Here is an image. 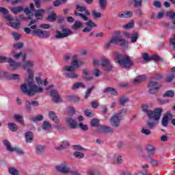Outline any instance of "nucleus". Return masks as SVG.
Instances as JSON below:
<instances>
[{
    "instance_id": "f257e3e1",
    "label": "nucleus",
    "mask_w": 175,
    "mask_h": 175,
    "mask_svg": "<svg viewBox=\"0 0 175 175\" xmlns=\"http://www.w3.org/2000/svg\"><path fill=\"white\" fill-rule=\"evenodd\" d=\"M34 65L35 62L33 61L25 62L23 65V68L27 70L28 79H25L26 83L21 85V90L23 94H26L28 96H32L36 94H42L44 91L42 86H38L33 83V72H32L31 69Z\"/></svg>"
},
{
    "instance_id": "f03ea898",
    "label": "nucleus",
    "mask_w": 175,
    "mask_h": 175,
    "mask_svg": "<svg viewBox=\"0 0 175 175\" xmlns=\"http://www.w3.org/2000/svg\"><path fill=\"white\" fill-rule=\"evenodd\" d=\"M115 57L121 68H131V66L133 65V62H132L131 57L126 55H120L118 53H116Z\"/></svg>"
},
{
    "instance_id": "7ed1b4c3",
    "label": "nucleus",
    "mask_w": 175,
    "mask_h": 175,
    "mask_svg": "<svg viewBox=\"0 0 175 175\" xmlns=\"http://www.w3.org/2000/svg\"><path fill=\"white\" fill-rule=\"evenodd\" d=\"M111 44H118L119 46H121L123 50H126V49H128V42L120 36L113 37L110 41L107 42L105 44L106 48L109 49Z\"/></svg>"
},
{
    "instance_id": "20e7f679",
    "label": "nucleus",
    "mask_w": 175,
    "mask_h": 175,
    "mask_svg": "<svg viewBox=\"0 0 175 175\" xmlns=\"http://www.w3.org/2000/svg\"><path fill=\"white\" fill-rule=\"evenodd\" d=\"M77 10L78 12H81V13L75 11V14L77 16L80 17L83 21H88V16L91 14V12H90L85 7H81L79 5H77Z\"/></svg>"
},
{
    "instance_id": "39448f33",
    "label": "nucleus",
    "mask_w": 175,
    "mask_h": 175,
    "mask_svg": "<svg viewBox=\"0 0 175 175\" xmlns=\"http://www.w3.org/2000/svg\"><path fill=\"white\" fill-rule=\"evenodd\" d=\"M163 109L161 108H157L154 110H150L148 112V117L149 120H153L154 121H159L161 118Z\"/></svg>"
},
{
    "instance_id": "423d86ee",
    "label": "nucleus",
    "mask_w": 175,
    "mask_h": 175,
    "mask_svg": "<svg viewBox=\"0 0 175 175\" xmlns=\"http://www.w3.org/2000/svg\"><path fill=\"white\" fill-rule=\"evenodd\" d=\"M0 59H1L3 62H8L12 70H16L18 69V68H21V63L16 62L10 57H0Z\"/></svg>"
},
{
    "instance_id": "0eeeda50",
    "label": "nucleus",
    "mask_w": 175,
    "mask_h": 175,
    "mask_svg": "<svg viewBox=\"0 0 175 175\" xmlns=\"http://www.w3.org/2000/svg\"><path fill=\"white\" fill-rule=\"evenodd\" d=\"M70 169L71 168L69 167V163H68L66 161H64L56 166L57 172L63 174H69Z\"/></svg>"
},
{
    "instance_id": "6e6552de",
    "label": "nucleus",
    "mask_w": 175,
    "mask_h": 175,
    "mask_svg": "<svg viewBox=\"0 0 175 175\" xmlns=\"http://www.w3.org/2000/svg\"><path fill=\"white\" fill-rule=\"evenodd\" d=\"M73 34V31H72L70 29H64L62 30V33L60 31H57L55 38L56 39H64V38H68V36H70V35Z\"/></svg>"
},
{
    "instance_id": "1a4fd4ad",
    "label": "nucleus",
    "mask_w": 175,
    "mask_h": 175,
    "mask_svg": "<svg viewBox=\"0 0 175 175\" xmlns=\"http://www.w3.org/2000/svg\"><path fill=\"white\" fill-rule=\"evenodd\" d=\"M148 88L149 90V93L153 95L158 92V90L161 88V85L156 81H150L148 85Z\"/></svg>"
},
{
    "instance_id": "9d476101",
    "label": "nucleus",
    "mask_w": 175,
    "mask_h": 175,
    "mask_svg": "<svg viewBox=\"0 0 175 175\" xmlns=\"http://www.w3.org/2000/svg\"><path fill=\"white\" fill-rule=\"evenodd\" d=\"M121 121L122 120L115 114L109 118V124L113 128H118L121 125Z\"/></svg>"
},
{
    "instance_id": "9b49d317",
    "label": "nucleus",
    "mask_w": 175,
    "mask_h": 175,
    "mask_svg": "<svg viewBox=\"0 0 175 175\" xmlns=\"http://www.w3.org/2000/svg\"><path fill=\"white\" fill-rule=\"evenodd\" d=\"M124 35L126 38H128V39H130L131 43H136L137 41V39H139V33L137 32L134 33H128L124 32Z\"/></svg>"
},
{
    "instance_id": "f8f14e48",
    "label": "nucleus",
    "mask_w": 175,
    "mask_h": 175,
    "mask_svg": "<svg viewBox=\"0 0 175 175\" xmlns=\"http://www.w3.org/2000/svg\"><path fill=\"white\" fill-rule=\"evenodd\" d=\"M35 33L41 39H47V38H50L51 33L50 31H43L42 29H37L34 31Z\"/></svg>"
},
{
    "instance_id": "ddd939ff",
    "label": "nucleus",
    "mask_w": 175,
    "mask_h": 175,
    "mask_svg": "<svg viewBox=\"0 0 175 175\" xmlns=\"http://www.w3.org/2000/svg\"><path fill=\"white\" fill-rule=\"evenodd\" d=\"M100 65L103 66V69L105 70H107V72H110L111 70V63L110 62V60L108 59H103L100 60Z\"/></svg>"
},
{
    "instance_id": "4468645a",
    "label": "nucleus",
    "mask_w": 175,
    "mask_h": 175,
    "mask_svg": "<svg viewBox=\"0 0 175 175\" xmlns=\"http://www.w3.org/2000/svg\"><path fill=\"white\" fill-rule=\"evenodd\" d=\"M97 132L99 133H113L114 131L110 126H101L100 124L97 127Z\"/></svg>"
},
{
    "instance_id": "2eb2a0df",
    "label": "nucleus",
    "mask_w": 175,
    "mask_h": 175,
    "mask_svg": "<svg viewBox=\"0 0 175 175\" xmlns=\"http://www.w3.org/2000/svg\"><path fill=\"white\" fill-rule=\"evenodd\" d=\"M171 118H173V115L172 113L167 112L163 115V117L161 120V124L163 126H167L169 124V120H170Z\"/></svg>"
},
{
    "instance_id": "dca6fc26",
    "label": "nucleus",
    "mask_w": 175,
    "mask_h": 175,
    "mask_svg": "<svg viewBox=\"0 0 175 175\" xmlns=\"http://www.w3.org/2000/svg\"><path fill=\"white\" fill-rule=\"evenodd\" d=\"M51 96L52 97V100L53 102H55V103H59V102H62V98L59 97L58 92L55 90L51 92Z\"/></svg>"
},
{
    "instance_id": "f3484780",
    "label": "nucleus",
    "mask_w": 175,
    "mask_h": 175,
    "mask_svg": "<svg viewBox=\"0 0 175 175\" xmlns=\"http://www.w3.org/2000/svg\"><path fill=\"white\" fill-rule=\"evenodd\" d=\"M66 122L69 125L71 129H76V127L77 126V122H76V120L73 119V117L72 116L67 117L66 118Z\"/></svg>"
},
{
    "instance_id": "a211bd4d",
    "label": "nucleus",
    "mask_w": 175,
    "mask_h": 175,
    "mask_svg": "<svg viewBox=\"0 0 175 175\" xmlns=\"http://www.w3.org/2000/svg\"><path fill=\"white\" fill-rule=\"evenodd\" d=\"M175 77V67L171 68V72L167 75V77L164 79V80L167 83H172Z\"/></svg>"
},
{
    "instance_id": "6ab92c4d",
    "label": "nucleus",
    "mask_w": 175,
    "mask_h": 175,
    "mask_svg": "<svg viewBox=\"0 0 175 175\" xmlns=\"http://www.w3.org/2000/svg\"><path fill=\"white\" fill-rule=\"evenodd\" d=\"M132 16H133L132 11H124L118 14L120 18H131Z\"/></svg>"
},
{
    "instance_id": "aec40b11",
    "label": "nucleus",
    "mask_w": 175,
    "mask_h": 175,
    "mask_svg": "<svg viewBox=\"0 0 175 175\" xmlns=\"http://www.w3.org/2000/svg\"><path fill=\"white\" fill-rule=\"evenodd\" d=\"M49 118L51 120V121H53V122H55L56 124L59 122V119L58 118V116H57V114L55 113L54 111H50L49 112Z\"/></svg>"
},
{
    "instance_id": "412c9836",
    "label": "nucleus",
    "mask_w": 175,
    "mask_h": 175,
    "mask_svg": "<svg viewBox=\"0 0 175 175\" xmlns=\"http://www.w3.org/2000/svg\"><path fill=\"white\" fill-rule=\"evenodd\" d=\"M8 25L12 28H14V29H20L21 28V24L20 23V21H18V19H16V22L8 23Z\"/></svg>"
},
{
    "instance_id": "4be33fe9",
    "label": "nucleus",
    "mask_w": 175,
    "mask_h": 175,
    "mask_svg": "<svg viewBox=\"0 0 175 175\" xmlns=\"http://www.w3.org/2000/svg\"><path fill=\"white\" fill-rule=\"evenodd\" d=\"M3 143L7 150V151H9L10 152H14V148L12 147V144H10V142L8 139H4L3 141Z\"/></svg>"
},
{
    "instance_id": "5701e85b",
    "label": "nucleus",
    "mask_w": 175,
    "mask_h": 175,
    "mask_svg": "<svg viewBox=\"0 0 175 175\" xmlns=\"http://www.w3.org/2000/svg\"><path fill=\"white\" fill-rule=\"evenodd\" d=\"M36 82L38 84V85H43L44 87H46V85H49V81L47 79H44V81H42V79H40V77H36Z\"/></svg>"
},
{
    "instance_id": "b1692460",
    "label": "nucleus",
    "mask_w": 175,
    "mask_h": 175,
    "mask_svg": "<svg viewBox=\"0 0 175 175\" xmlns=\"http://www.w3.org/2000/svg\"><path fill=\"white\" fill-rule=\"evenodd\" d=\"M45 150H46V146H44L43 145H37L36 146V152L38 155H42V154H43V152H44Z\"/></svg>"
},
{
    "instance_id": "393cba45",
    "label": "nucleus",
    "mask_w": 175,
    "mask_h": 175,
    "mask_svg": "<svg viewBox=\"0 0 175 175\" xmlns=\"http://www.w3.org/2000/svg\"><path fill=\"white\" fill-rule=\"evenodd\" d=\"M69 146H70L69 142L64 140L62 142V144L59 145V146H57L55 149L58 150H65L67 147H69Z\"/></svg>"
},
{
    "instance_id": "a878e982",
    "label": "nucleus",
    "mask_w": 175,
    "mask_h": 175,
    "mask_svg": "<svg viewBox=\"0 0 175 175\" xmlns=\"http://www.w3.org/2000/svg\"><path fill=\"white\" fill-rule=\"evenodd\" d=\"M33 140V133L31 131L26 133L25 142L26 143H32Z\"/></svg>"
},
{
    "instance_id": "bb28decb",
    "label": "nucleus",
    "mask_w": 175,
    "mask_h": 175,
    "mask_svg": "<svg viewBox=\"0 0 175 175\" xmlns=\"http://www.w3.org/2000/svg\"><path fill=\"white\" fill-rule=\"evenodd\" d=\"M127 112H128V110L124 108L122 110L119 111L117 113H115V116H118V118L122 120L124 117L126 116Z\"/></svg>"
},
{
    "instance_id": "cd10ccee",
    "label": "nucleus",
    "mask_w": 175,
    "mask_h": 175,
    "mask_svg": "<svg viewBox=\"0 0 175 175\" xmlns=\"http://www.w3.org/2000/svg\"><path fill=\"white\" fill-rule=\"evenodd\" d=\"M42 129L45 132H50V130L51 129V124L47 121H44L43 124L42 126Z\"/></svg>"
},
{
    "instance_id": "c85d7f7f",
    "label": "nucleus",
    "mask_w": 175,
    "mask_h": 175,
    "mask_svg": "<svg viewBox=\"0 0 175 175\" xmlns=\"http://www.w3.org/2000/svg\"><path fill=\"white\" fill-rule=\"evenodd\" d=\"M10 9L14 14H17V13H21V12L24 11L23 6L10 8Z\"/></svg>"
},
{
    "instance_id": "c756f323",
    "label": "nucleus",
    "mask_w": 175,
    "mask_h": 175,
    "mask_svg": "<svg viewBox=\"0 0 175 175\" xmlns=\"http://www.w3.org/2000/svg\"><path fill=\"white\" fill-rule=\"evenodd\" d=\"M12 57L15 59H18L19 58H22L23 62L25 61V59H27V56L25 55V54H23L22 52H20L19 53H16V54H13Z\"/></svg>"
},
{
    "instance_id": "7c9ffc66",
    "label": "nucleus",
    "mask_w": 175,
    "mask_h": 175,
    "mask_svg": "<svg viewBox=\"0 0 175 175\" xmlns=\"http://www.w3.org/2000/svg\"><path fill=\"white\" fill-rule=\"evenodd\" d=\"M77 59H78L77 55H75L72 57V62L71 63V65L74 66L75 69H77L80 66V64H79V62H77Z\"/></svg>"
},
{
    "instance_id": "2f4dec72",
    "label": "nucleus",
    "mask_w": 175,
    "mask_h": 175,
    "mask_svg": "<svg viewBox=\"0 0 175 175\" xmlns=\"http://www.w3.org/2000/svg\"><path fill=\"white\" fill-rule=\"evenodd\" d=\"M42 13H44V10H38L35 12V16L37 20H42L43 18Z\"/></svg>"
},
{
    "instance_id": "473e14b6",
    "label": "nucleus",
    "mask_w": 175,
    "mask_h": 175,
    "mask_svg": "<svg viewBox=\"0 0 175 175\" xmlns=\"http://www.w3.org/2000/svg\"><path fill=\"white\" fill-rule=\"evenodd\" d=\"M129 102V98L125 96H122L120 98V106H125L126 103Z\"/></svg>"
},
{
    "instance_id": "72a5a7b5",
    "label": "nucleus",
    "mask_w": 175,
    "mask_h": 175,
    "mask_svg": "<svg viewBox=\"0 0 175 175\" xmlns=\"http://www.w3.org/2000/svg\"><path fill=\"white\" fill-rule=\"evenodd\" d=\"M8 129L10 131H12V132H17L18 131V126L14 123H9Z\"/></svg>"
},
{
    "instance_id": "f704fd0d",
    "label": "nucleus",
    "mask_w": 175,
    "mask_h": 175,
    "mask_svg": "<svg viewBox=\"0 0 175 175\" xmlns=\"http://www.w3.org/2000/svg\"><path fill=\"white\" fill-rule=\"evenodd\" d=\"M105 92H109L111 95H114L115 96H117L118 95V92H117V90L113 88H106Z\"/></svg>"
},
{
    "instance_id": "c9c22d12",
    "label": "nucleus",
    "mask_w": 175,
    "mask_h": 175,
    "mask_svg": "<svg viewBox=\"0 0 175 175\" xmlns=\"http://www.w3.org/2000/svg\"><path fill=\"white\" fill-rule=\"evenodd\" d=\"M146 151L148 155H154L155 154V148L153 146L149 145L146 148Z\"/></svg>"
},
{
    "instance_id": "e433bc0d",
    "label": "nucleus",
    "mask_w": 175,
    "mask_h": 175,
    "mask_svg": "<svg viewBox=\"0 0 175 175\" xmlns=\"http://www.w3.org/2000/svg\"><path fill=\"white\" fill-rule=\"evenodd\" d=\"M79 88H85V85L83 82H79L75 83L72 87V90H79Z\"/></svg>"
},
{
    "instance_id": "4c0bfd02",
    "label": "nucleus",
    "mask_w": 175,
    "mask_h": 175,
    "mask_svg": "<svg viewBox=\"0 0 175 175\" xmlns=\"http://www.w3.org/2000/svg\"><path fill=\"white\" fill-rule=\"evenodd\" d=\"M83 73L84 75L85 80H88V81H90V80H92V76H90V71H88V70L83 69Z\"/></svg>"
},
{
    "instance_id": "58836bf2",
    "label": "nucleus",
    "mask_w": 175,
    "mask_h": 175,
    "mask_svg": "<svg viewBox=\"0 0 175 175\" xmlns=\"http://www.w3.org/2000/svg\"><path fill=\"white\" fill-rule=\"evenodd\" d=\"M14 119L15 121H17V122H19V124H21L22 125L24 124V120H23V116L19 114H15L14 116Z\"/></svg>"
},
{
    "instance_id": "ea45409f",
    "label": "nucleus",
    "mask_w": 175,
    "mask_h": 175,
    "mask_svg": "<svg viewBox=\"0 0 175 175\" xmlns=\"http://www.w3.org/2000/svg\"><path fill=\"white\" fill-rule=\"evenodd\" d=\"M8 173H10L11 175H20V172L13 167L8 169Z\"/></svg>"
},
{
    "instance_id": "a19ab883",
    "label": "nucleus",
    "mask_w": 175,
    "mask_h": 175,
    "mask_svg": "<svg viewBox=\"0 0 175 175\" xmlns=\"http://www.w3.org/2000/svg\"><path fill=\"white\" fill-rule=\"evenodd\" d=\"M66 113L68 114V116H74V114H76V111L75 110L74 107H68L66 109Z\"/></svg>"
},
{
    "instance_id": "79ce46f5",
    "label": "nucleus",
    "mask_w": 175,
    "mask_h": 175,
    "mask_svg": "<svg viewBox=\"0 0 175 175\" xmlns=\"http://www.w3.org/2000/svg\"><path fill=\"white\" fill-rule=\"evenodd\" d=\"M144 79H146V76H138L134 79V84H139V83H142V81H143Z\"/></svg>"
},
{
    "instance_id": "37998d69",
    "label": "nucleus",
    "mask_w": 175,
    "mask_h": 175,
    "mask_svg": "<svg viewBox=\"0 0 175 175\" xmlns=\"http://www.w3.org/2000/svg\"><path fill=\"white\" fill-rule=\"evenodd\" d=\"M159 124V122L158 120H154L153 122H148L147 125L150 128V129H154L155 128L156 125H158Z\"/></svg>"
},
{
    "instance_id": "c03bdc74",
    "label": "nucleus",
    "mask_w": 175,
    "mask_h": 175,
    "mask_svg": "<svg viewBox=\"0 0 175 175\" xmlns=\"http://www.w3.org/2000/svg\"><path fill=\"white\" fill-rule=\"evenodd\" d=\"M31 103L29 101L27 100L25 103V108L27 113H31V111H32V107H31Z\"/></svg>"
},
{
    "instance_id": "a18cd8bd",
    "label": "nucleus",
    "mask_w": 175,
    "mask_h": 175,
    "mask_svg": "<svg viewBox=\"0 0 175 175\" xmlns=\"http://www.w3.org/2000/svg\"><path fill=\"white\" fill-rule=\"evenodd\" d=\"M83 27V23L79 21H76L75 24L72 25V29H79Z\"/></svg>"
},
{
    "instance_id": "49530a36",
    "label": "nucleus",
    "mask_w": 175,
    "mask_h": 175,
    "mask_svg": "<svg viewBox=\"0 0 175 175\" xmlns=\"http://www.w3.org/2000/svg\"><path fill=\"white\" fill-rule=\"evenodd\" d=\"M107 0H98V5L102 10H106V2Z\"/></svg>"
},
{
    "instance_id": "de8ad7c7",
    "label": "nucleus",
    "mask_w": 175,
    "mask_h": 175,
    "mask_svg": "<svg viewBox=\"0 0 175 175\" xmlns=\"http://www.w3.org/2000/svg\"><path fill=\"white\" fill-rule=\"evenodd\" d=\"M43 120V116L42 115H38L35 117H31L30 118L31 121H33V122H38V121H42Z\"/></svg>"
},
{
    "instance_id": "09e8293b",
    "label": "nucleus",
    "mask_w": 175,
    "mask_h": 175,
    "mask_svg": "<svg viewBox=\"0 0 175 175\" xmlns=\"http://www.w3.org/2000/svg\"><path fill=\"white\" fill-rule=\"evenodd\" d=\"M94 88H95V86H92L86 90L85 95V99H88V98H90L92 92V90H94Z\"/></svg>"
},
{
    "instance_id": "8fccbe9b",
    "label": "nucleus",
    "mask_w": 175,
    "mask_h": 175,
    "mask_svg": "<svg viewBox=\"0 0 175 175\" xmlns=\"http://www.w3.org/2000/svg\"><path fill=\"white\" fill-rule=\"evenodd\" d=\"M103 72L98 68H95L92 72V75L95 77H99L100 76H102Z\"/></svg>"
},
{
    "instance_id": "3c124183",
    "label": "nucleus",
    "mask_w": 175,
    "mask_h": 175,
    "mask_svg": "<svg viewBox=\"0 0 175 175\" xmlns=\"http://www.w3.org/2000/svg\"><path fill=\"white\" fill-rule=\"evenodd\" d=\"M163 96L165 98H173V96H174V92L168 90L163 94Z\"/></svg>"
},
{
    "instance_id": "603ef678",
    "label": "nucleus",
    "mask_w": 175,
    "mask_h": 175,
    "mask_svg": "<svg viewBox=\"0 0 175 175\" xmlns=\"http://www.w3.org/2000/svg\"><path fill=\"white\" fill-rule=\"evenodd\" d=\"M8 78L11 79V80H20V75L18 74H10L8 75Z\"/></svg>"
},
{
    "instance_id": "864d4df0",
    "label": "nucleus",
    "mask_w": 175,
    "mask_h": 175,
    "mask_svg": "<svg viewBox=\"0 0 175 175\" xmlns=\"http://www.w3.org/2000/svg\"><path fill=\"white\" fill-rule=\"evenodd\" d=\"M85 115H86L87 117L92 118V117L95 116V113L91 109H87L85 111Z\"/></svg>"
},
{
    "instance_id": "5fc2aeb1",
    "label": "nucleus",
    "mask_w": 175,
    "mask_h": 175,
    "mask_svg": "<svg viewBox=\"0 0 175 175\" xmlns=\"http://www.w3.org/2000/svg\"><path fill=\"white\" fill-rule=\"evenodd\" d=\"M143 0H133L135 8H142Z\"/></svg>"
},
{
    "instance_id": "6e6d98bb",
    "label": "nucleus",
    "mask_w": 175,
    "mask_h": 175,
    "mask_svg": "<svg viewBox=\"0 0 175 175\" xmlns=\"http://www.w3.org/2000/svg\"><path fill=\"white\" fill-rule=\"evenodd\" d=\"M13 47L15 50H20V49L24 47V44L23 42L15 43L14 44Z\"/></svg>"
},
{
    "instance_id": "4d7b16f0",
    "label": "nucleus",
    "mask_w": 175,
    "mask_h": 175,
    "mask_svg": "<svg viewBox=\"0 0 175 175\" xmlns=\"http://www.w3.org/2000/svg\"><path fill=\"white\" fill-rule=\"evenodd\" d=\"M92 126H94L95 128H98L100 124H99V120L98 119H93L91 121Z\"/></svg>"
},
{
    "instance_id": "13d9d810",
    "label": "nucleus",
    "mask_w": 175,
    "mask_h": 175,
    "mask_svg": "<svg viewBox=\"0 0 175 175\" xmlns=\"http://www.w3.org/2000/svg\"><path fill=\"white\" fill-rule=\"evenodd\" d=\"M57 20V15L55 14H51L48 16V21L51 23H53Z\"/></svg>"
},
{
    "instance_id": "bf43d9fd",
    "label": "nucleus",
    "mask_w": 175,
    "mask_h": 175,
    "mask_svg": "<svg viewBox=\"0 0 175 175\" xmlns=\"http://www.w3.org/2000/svg\"><path fill=\"white\" fill-rule=\"evenodd\" d=\"M92 14L94 18H100V17H102V13L97 12L95 10H93L92 12Z\"/></svg>"
},
{
    "instance_id": "052dcab7",
    "label": "nucleus",
    "mask_w": 175,
    "mask_h": 175,
    "mask_svg": "<svg viewBox=\"0 0 175 175\" xmlns=\"http://www.w3.org/2000/svg\"><path fill=\"white\" fill-rule=\"evenodd\" d=\"M64 70H66V72H75V70H76V68L72 65H71V66H66L64 68Z\"/></svg>"
},
{
    "instance_id": "680f3d73",
    "label": "nucleus",
    "mask_w": 175,
    "mask_h": 175,
    "mask_svg": "<svg viewBox=\"0 0 175 175\" xmlns=\"http://www.w3.org/2000/svg\"><path fill=\"white\" fill-rule=\"evenodd\" d=\"M167 17L172 18V20H174L175 18V12L174 11H170L166 13Z\"/></svg>"
},
{
    "instance_id": "e2e57ef3",
    "label": "nucleus",
    "mask_w": 175,
    "mask_h": 175,
    "mask_svg": "<svg viewBox=\"0 0 175 175\" xmlns=\"http://www.w3.org/2000/svg\"><path fill=\"white\" fill-rule=\"evenodd\" d=\"M148 162L150 163L152 166H158V161L152 158L148 159Z\"/></svg>"
},
{
    "instance_id": "0e129e2a",
    "label": "nucleus",
    "mask_w": 175,
    "mask_h": 175,
    "mask_svg": "<svg viewBox=\"0 0 175 175\" xmlns=\"http://www.w3.org/2000/svg\"><path fill=\"white\" fill-rule=\"evenodd\" d=\"M74 157H75V158H78V159H81V158H84V154L80 152H75L74 153Z\"/></svg>"
},
{
    "instance_id": "69168bd1",
    "label": "nucleus",
    "mask_w": 175,
    "mask_h": 175,
    "mask_svg": "<svg viewBox=\"0 0 175 175\" xmlns=\"http://www.w3.org/2000/svg\"><path fill=\"white\" fill-rule=\"evenodd\" d=\"M12 35L15 40H20V38H21V34L17 32H12Z\"/></svg>"
},
{
    "instance_id": "338daca9",
    "label": "nucleus",
    "mask_w": 175,
    "mask_h": 175,
    "mask_svg": "<svg viewBox=\"0 0 175 175\" xmlns=\"http://www.w3.org/2000/svg\"><path fill=\"white\" fill-rule=\"evenodd\" d=\"M170 43L172 44L174 50H175V35L173 36V38H170Z\"/></svg>"
},
{
    "instance_id": "774afa93",
    "label": "nucleus",
    "mask_w": 175,
    "mask_h": 175,
    "mask_svg": "<svg viewBox=\"0 0 175 175\" xmlns=\"http://www.w3.org/2000/svg\"><path fill=\"white\" fill-rule=\"evenodd\" d=\"M88 175H96V170L94 169H89L88 170Z\"/></svg>"
}]
</instances>
